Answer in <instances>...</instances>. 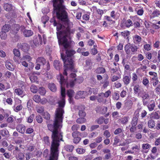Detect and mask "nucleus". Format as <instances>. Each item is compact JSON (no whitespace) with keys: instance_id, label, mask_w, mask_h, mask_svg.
<instances>
[{"instance_id":"obj_1","label":"nucleus","mask_w":160,"mask_h":160,"mask_svg":"<svg viewBox=\"0 0 160 160\" xmlns=\"http://www.w3.org/2000/svg\"><path fill=\"white\" fill-rule=\"evenodd\" d=\"M57 79L59 80L61 86V94L62 98L58 102V107L55 112V117L53 124H49L47 121L46 122L49 130L52 132L51 139L52 141L60 142L61 141L63 142V133L61 129L62 126V120L63 118V115L64 113L63 108L64 107L66 96L65 89L62 86L63 84L66 83V80L64 76L62 74L57 77Z\"/></svg>"},{"instance_id":"obj_2","label":"nucleus","mask_w":160,"mask_h":160,"mask_svg":"<svg viewBox=\"0 0 160 160\" xmlns=\"http://www.w3.org/2000/svg\"><path fill=\"white\" fill-rule=\"evenodd\" d=\"M56 34L59 46H62L64 50L70 49L71 42L68 40L70 35V30L63 25L59 23L57 27Z\"/></svg>"},{"instance_id":"obj_3","label":"nucleus","mask_w":160,"mask_h":160,"mask_svg":"<svg viewBox=\"0 0 160 160\" xmlns=\"http://www.w3.org/2000/svg\"><path fill=\"white\" fill-rule=\"evenodd\" d=\"M65 54L63 52H61V57L64 63V71L63 74L67 76V71L70 70L73 72H76L77 71L74 68V59L75 56L74 55L76 53V52L73 49L64 50Z\"/></svg>"},{"instance_id":"obj_4","label":"nucleus","mask_w":160,"mask_h":160,"mask_svg":"<svg viewBox=\"0 0 160 160\" xmlns=\"http://www.w3.org/2000/svg\"><path fill=\"white\" fill-rule=\"evenodd\" d=\"M53 14L56 13L57 18L61 21L67 22L68 20V13L66 11L67 9L63 5V0H52Z\"/></svg>"},{"instance_id":"obj_5","label":"nucleus","mask_w":160,"mask_h":160,"mask_svg":"<svg viewBox=\"0 0 160 160\" xmlns=\"http://www.w3.org/2000/svg\"><path fill=\"white\" fill-rule=\"evenodd\" d=\"M60 142L52 141L50 147V156L48 160H58V148Z\"/></svg>"},{"instance_id":"obj_6","label":"nucleus","mask_w":160,"mask_h":160,"mask_svg":"<svg viewBox=\"0 0 160 160\" xmlns=\"http://www.w3.org/2000/svg\"><path fill=\"white\" fill-rule=\"evenodd\" d=\"M36 62L38 63L43 67V68L47 71H49L50 69V65L48 61H47L46 59L43 57H38L36 60Z\"/></svg>"},{"instance_id":"obj_7","label":"nucleus","mask_w":160,"mask_h":160,"mask_svg":"<svg viewBox=\"0 0 160 160\" xmlns=\"http://www.w3.org/2000/svg\"><path fill=\"white\" fill-rule=\"evenodd\" d=\"M17 47L22 51L26 52L28 51L30 48V46L26 42L18 43Z\"/></svg>"},{"instance_id":"obj_8","label":"nucleus","mask_w":160,"mask_h":160,"mask_svg":"<svg viewBox=\"0 0 160 160\" xmlns=\"http://www.w3.org/2000/svg\"><path fill=\"white\" fill-rule=\"evenodd\" d=\"M87 95V92L86 91H80L77 92L75 98L77 99L80 98H84Z\"/></svg>"},{"instance_id":"obj_9","label":"nucleus","mask_w":160,"mask_h":160,"mask_svg":"<svg viewBox=\"0 0 160 160\" xmlns=\"http://www.w3.org/2000/svg\"><path fill=\"white\" fill-rule=\"evenodd\" d=\"M132 105V100L130 99L127 100L125 102L124 109L128 111L131 108Z\"/></svg>"},{"instance_id":"obj_10","label":"nucleus","mask_w":160,"mask_h":160,"mask_svg":"<svg viewBox=\"0 0 160 160\" xmlns=\"http://www.w3.org/2000/svg\"><path fill=\"white\" fill-rule=\"evenodd\" d=\"M53 65L54 68L57 70H59L62 68V63L59 60H55L53 62Z\"/></svg>"},{"instance_id":"obj_11","label":"nucleus","mask_w":160,"mask_h":160,"mask_svg":"<svg viewBox=\"0 0 160 160\" xmlns=\"http://www.w3.org/2000/svg\"><path fill=\"white\" fill-rule=\"evenodd\" d=\"M87 95H91L92 93L94 94H96L98 93V89L97 88H91L89 87H87L86 88Z\"/></svg>"},{"instance_id":"obj_12","label":"nucleus","mask_w":160,"mask_h":160,"mask_svg":"<svg viewBox=\"0 0 160 160\" xmlns=\"http://www.w3.org/2000/svg\"><path fill=\"white\" fill-rule=\"evenodd\" d=\"M25 127L24 125L20 124L17 126L16 129L18 131L22 134H23L25 130Z\"/></svg>"},{"instance_id":"obj_13","label":"nucleus","mask_w":160,"mask_h":160,"mask_svg":"<svg viewBox=\"0 0 160 160\" xmlns=\"http://www.w3.org/2000/svg\"><path fill=\"white\" fill-rule=\"evenodd\" d=\"M160 118V112L159 111H157L154 112L152 113L150 117V119H159Z\"/></svg>"},{"instance_id":"obj_14","label":"nucleus","mask_w":160,"mask_h":160,"mask_svg":"<svg viewBox=\"0 0 160 160\" xmlns=\"http://www.w3.org/2000/svg\"><path fill=\"white\" fill-rule=\"evenodd\" d=\"M20 28V26L19 24H15L14 25L13 28L11 31V33L14 35L16 34L19 31Z\"/></svg>"},{"instance_id":"obj_15","label":"nucleus","mask_w":160,"mask_h":160,"mask_svg":"<svg viewBox=\"0 0 160 160\" xmlns=\"http://www.w3.org/2000/svg\"><path fill=\"white\" fill-rule=\"evenodd\" d=\"M0 135H1L3 137L6 138H8L9 136V132L6 128L2 130H0Z\"/></svg>"},{"instance_id":"obj_16","label":"nucleus","mask_w":160,"mask_h":160,"mask_svg":"<svg viewBox=\"0 0 160 160\" xmlns=\"http://www.w3.org/2000/svg\"><path fill=\"white\" fill-rule=\"evenodd\" d=\"M33 32L30 30H25L24 31L23 35L26 37H28L32 36L33 34Z\"/></svg>"},{"instance_id":"obj_17","label":"nucleus","mask_w":160,"mask_h":160,"mask_svg":"<svg viewBox=\"0 0 160 160\" xmlns=\"http://www.w3.org/2000/svg\"><path fill=\"white\" fill-rule=\"evenodd\" d=\"M48 88L52 92H55L57 90L56 85L53 83H49L48 85Z\"/></svg>"},{"instance_id":"obj_18","label":"nucleus","mask_w":160,"mask_h":160,"mask_svg":"<svg viewBox=\"0 0 160 160\" xmlns=\"http://www.w3.org/2000/svg\"><path fill=\"white\" fill-rule=\"evenodd\" d=\"M3 7L4 9L7 11H10L12 9V6L11 4L5 3Z\"/></svg>"},{"instance_id":"obj_19","label":"nucleus","mask_w":160,"mask_h":160,"mask_svg":"<svg viewBox=\"0 0 160 160\" xmlns=\"http://www.w3.org/2000/svg\"><path fill=\"white\" fill-rule=\"evenodd\" d=\"M130 32L128 30L125 31L121 32V35L123 36L124 38H125L126 37H127L126 38L127 39L129 40L128 36L130 35Z\"/></svg>"},{"instance_id":"obj_20","label":"nucleus","mask_w":160,"mask_h":160,"mask_svg":"<svg viewBox=\"0 0 160 160\" xmlns=\"http://www.w3.org/2000/svg\"><path fill=\"white\" fill-rule=\"evenodd\" d=\"M10 28L11 25H10L5 24L2 27L1 29L2 30L7 32H8Z\"/></svg>"},{"instance_id":"obj_21","label":"nucleus","mask_w":160,"mask_h":160,"mask_svg":"<svg viewBox=\"0 0 160 160\" xmlns=\"http://www.w3.org/2000/svg\"><path fill=\"white\" fill-rule=\"evenodd\" d=\"M148 125L149 128H152L155 127V121L152 118L150 119L148 122Z\"/></svg>"},{"instance_id":"obj_22","label":"nucleus","mask_w":160,"mask_h":160,"mask_svg":"<svg viewBox=\"0 0 160 160\" xmlns=\"http://www.w3.org/2000/svg\"><path fill=\"white\" fill-rule=\"evenodd\" d=\"M74 146L72 145H66L64 146L65 149L68 152H71L74 148Z\"/></svg>"},{"instance_id":"obj_23","label":"nucleus","mask_w":160,"mask_h":160,"mask_svg":"<svg viewBox=\"0 0 160 160\" xmlns=\"http://www.w3.org/2000/svg\"><path fill=\"white\" fill-rule=\"evenodd\" d=\"M6 66L8 69L9 70L13 71L14 70L13 66L9 62H7L6 63Z\"/></svg>"},{"instance_id":"obj_24","label":"nucleus","mask_w":160,"mask_h":160,"mask_svg":"<svg viewBox=\"0 0 160 160\" xmlns=\"http://www.w3.org/2000/svg\"><path fill=\"white\" fill-rule=\"evenodd\" d=\"M160 14V11L158 10L154 11L152 13V15L150 16L151 18H153L155 17H157Z\"/></svg>"},{"instance_id":"obj_25","label":"nucleus","mask_w":160,"mask_h":160,"mask_svg":"<svg viewBox=\"0 0 160 160\" xmlns=\"http://www.w3.org/2000/svg\"><path fill=\"white\" fill-rule=\"evenodd\" d=\"M6 32L2 30L0 32V37L2 39L5 40L7 38Z\"/></svg>"},{"instance_id":"obj_26","label":"nucleus","mask_w":160,"mask_h":160,"mask_svg":"<svg viewBox=\"0 0 160 160\" xmlns=\"http://www.w3.org/2000/svg\"><path fill=\"white\" fill-rule=\"evenodd\" d=\"M130 45L131 44L130 43H128L125 46V50L127 54H129L130 53V51L129 49H130Z\"/></svg>"},{"instance_id":"obj_27","label":"nucleus","mask_w":160,"mask_h":160,"mask_svg":"<svg viewBox=\"0 0 160 160\" xmlns=\"http://www.w3.org/2000/svg\"><path fill=\"white\" fill-rule=\"evenodd\" d=\"M86 119L83 117H80L76 120V122L78 123H82L86 122Z\"/></svg>"},{"instance_id":"obj_28","label":"nucleus","mask_w":160,"mask_h":160,"mask_svg":"<svg viewBox=\"0 0 160 160\" xmlns=\"http://www.w3.org/2000/svg\"><path fill=\"white\" fill-rule=\"evenodd\" d=\"M67 95L69 97H73L75 93L74 91L72 89L68 90L67 92Z\"/></svg>"},{"instance_id":"obj_29","label":"nucleus","mask_w":160,"mask_h":160,"mask_svg":"<svg viewBox=\"0 0 160 160\" xmlns=\"http://www.w3.org/2000/svg\"><path fill=\"white\" fill-rule=\"evenodd\" d=\"M72 136L73 138L79 137L82 136L81 133L78 131H75L72 132Z\"/></svg>"},{"instance_id":"obj_30","label":"nucleus","mask_w":160,"mask_h":160,"mask_svg":"<svg viewBox=\"0 0 160 160\" xmlns=\"http://www.w3.org/2000/svg\"><path fill=\"white\" fill-rule=\"evenodd\" d=\"M24 155L23 153L19 152L18 155L16 156V158L18 160H22L24 158Z\"/></svg>"},{"instance_id":"obj_31","label":"nucleus","mask_w":160,"mask_h":160,"mask_svg":"<svg viewBox=\"0 0 160 160\" xmlns=\"http://www.w3.org/2000/svg\"><path fill=\"white\" fill-rule=\"evenodd\" d=\"M13 52L15 56L19 58L20 56L19 51L17 49L14 48L13 50Z\"/></svg>"},{"instance_id":"obj_32","label":"nucleus","mask_w":160,"mask_h":160,"mask_svg":"<svg viewBox=\"0 0 160 160\" xmlns=\"http://www.w3.org/2000/svg\"><path fill=\"white\" fill-rule=\"evenodd\" d=\"M33 99L36 102L38 103L41 101L40 97L38 95H35L33 97Z\"/></svg>"},{"instance_id":"obj_33","label":"nucleus","mask_w":160,"mask_h":160,"mask_svg":"<svg viewBox=\"0 0 160 160\" xmlns=\"http://www.w3.org/2000/svg\"><path fill=\"white\" fill-rule=\"evenodd\" d=\"M15 91L17 94L19 96L22 95L23 92V91L20 88L16 89Z\"/></svg>"},{"instance_id":"obj_34","label":"nucleus","mask_w":160,"mask_h":160,"mask_svg":"<svg viewBox=\"0 0 160 160\" xmlns=\"http://www.w3.org/2000/svg\"><path fill=\"white\" fill-rule=\"evenodd\" d=\"M38 91V93L42 95H44L46 92V90L44 88H39Z\"/></svg>"},{"instance_id":"obj_35","label":"nucleus","mask_w":160,"mask_h":160,"mask_svg":"<svg viewBox=\"0 0 160 160\" xmlns=\"http://www.w3.org/2000/svg\"><path fill=\"white\" fill-rule=\"evenodd\" d=\"M138 118L136 117H133L132 121V125L136 126L138 123Z\"/></svg>"},{"instance_id":"obj_36","label":"nucleus","mask_w":160,"mask_h":160,"mask_svg":"<svg viewBox=\"0 0 160 160\" xmlns=\"http://www.w3.org/2000/svg\"><path fill=\"white\" fill-rule=\"evenodd\" d=\"M43 117L47 120H49L50 119V115L47 112H44L43 113Z\"/></svg>"},{"instance_id":"obj_37","label":"nucleus","mask_w":160,"mask_h":160,"mask_svg":"<svg viewBox=\"0 0 160 160\" xmlns=\"http://www.w3.org/2000/svg\"><path fill=\"white\" fill-rule=\"evenodd\" d=\"M78 115L80 117L84 118L86 115V113L84 110H82L79 111Z\"/></svg>"},{"instance_id":"obj_38","label":"nucleus","mask_w":160,"mask_h":160,"mask_svg":"<svg viewBox=\"0 0 160 160\" xmlns=\"http://www.w3.org/2000/svg\"><path fill=\"white\" fill-rule=\"evenodd\" d=\"M130 81V78L128 76H125L123 78V81L126 85L128 84L129 83Z\"/></svg>"},{"instance_id":"obj_39","label":"nucleus","mask_w":160,"mask_h":160,"mask_svg":"<svg viewBox=\"0 0 160 160\" xmlns=\"http://www.w3.org/2000/svg\"><path fill=\"white\" fill-rule=\"evenodd\" d=\"M43 140L46 144L48 145H50V142H49V137L47 136L46 137H44Z\"/></svg>"},{"instance_id":"obj_40","label":"nucleus","mask_w":160,"mask_h":160,"mask_svg":"<svg viewBox=\"0 0 160 160\" xmlns=\"http://www.w3.org/2000/svg\"><path fill=\"white\" fill-rule=\"evenodd\" d=\"M31 91L33 93H35L38 91V88L35 85H32L30 87Z\"/></svg>"},{"instance_id":"obj_41","label":"nucleus","mask_w":160,"mask_h":160,"mask_svg":"<svg viewBox=\"0 0 160 160\" xmlns=\"http://www.w3.org/2000/svg\"><path fill=\"white\" fill-rule=\"evenodd\" d=\"M126 26L127 28H129L130 26H132V23L131 19H129L125 22Z\"/></svg>"},{"instance_id":"obj_42","label":"nucleus","mask_w":160,"mask_h":160,"mask_svg":"<svg viewBox=\"0 0 160 160\" xmlns=\"http://www.w3.org/2000/svg\"><path fill=\"white\" fill-rule=\"evenodd\" d=\"M30 79L32 82H36L38 80V77L35 75H32L30 77Z\"/></svg>"},{"instance_id":"obj_43","label":"nucleus","mask_w":160,"mask_h":160,"mask_svg":"<svg viewBox=\"0 0 160 160\" xmlns=\"http://www.w3.org/2000/svg\"><path fill=\"white\" fill-rule=\"evenodd\" d=\"M97 72L98 73H103L105 72V69L104 68L99 67L97 69Z\"/></svg>"},{"instance_id":"obj_44","label":"nucleus","mask_w":160,"mask_h":160,"mask_svg":"<svg viewBox=\"0 0 160 160\" xmlns=\"http://www.w3.org/2000/svg\"><path fill=\"white\" fill-rule=\"evenodd\" d=\"M134 38L136 42L137 43L140 42L142 40L140 36L137 35H136L135 36Z\"/></svg>"},{"instance_id":"obj_45","label":"nucleus","mask_w":160,"mask_h":160,"mask_svg":"<svg viewBox=\"0 0 160 160\" xmlns=\"http://www.w3.org/2000/svg\"><path fill=\"white\" fill-rule=\"evenodd\" d=\"M86 67H90L91 66L92 63L90 59H88L86 60Z\"/></svg>"},{"instance_id":"obj_46","label":"nucleus","mask_w":160,"mask_h":160,"mask_svg":"<svg viewBox=\"0 0 160 160\" xmlns=\"http://www.w3.org/2000/svg\"><path fill=\"white\" fill-rule=\"evenodd\" d=\"M155 106V103H153L148 105V107L149 111H152L154 109Z\"/></svg>"},{"instance_id":"obj_47","label":"nucleus","mask_w":160,"mask_h":160,"mask_svg":"<svg viewBox=\"0 0 160 160\" xmlns=\"http://www.w3.org/2000/svg\"><path fill=\"white\" fill-rule=\"evenodd\" d=\"M76 152L79 154H82L85 152V150L82 148H78L76 149Z\"/></svg>"},{"instance_id":"obj_48","label":"nucleus","mask_w":160,"mask_h":160,"mask_svg":"<svg viewBox=\"0 0 160 160\" xmlns=\"http://www.w3.org/2000/svg\"><path fill=\"white\" fill-rule=\"evenodd\" d=\"M151 147L150 145L147 143L143 144H142V148L144 149H149Z\"/></svg>"},{"instance_id":"obj_49","label":"nucleus","mask_w":160,"mask_h":160,"mask_svg":"<svg viewBox=\"0 0 160 160\" xmlns=\"http://www.w3.org/2000/svg\"><path fill=\"white\" fill-rule=\"evenodd\" d=\"M104 120V118L103 117H101L99 118L96 121H97V123L99 124H102L103 123Z\"/></svg>"},{"instance_id":"obj_50","label":"nucleus","mask_w":160,"mask_h":160,"mask_svg":"<svg viewBox=\"0 0 160 160\" xmlns=\"http://www.w3.org/2000/svg\"><path fill=\"white\" fill-rule=\"evenodd\" d=\"M48 71L46 70V72H45L44 75L48 79H51L52 78V77L49 72H48Z\"/></svg>"},{"instance_id":"obj_51","label":"nucleus","mask_w":160,"mask_h":160,"mask_svg":"<svg viewBox=\"0 0 160 160\" xmlns=\"http://www.w3.org/2000/svg\"><path fill=\"white\" fill-rule=\"evenodd\" d=\"M36 118L37 122L38 123H41L42 122V118L41 116L37 115L36 116Z\"/></svg>"},{"instance_id":"obj_52","label":"nucleus","mask_w":160,"mask_h":160,"mask_svg":"<svg viewBox=\"0 0 160 160\" xmlns=\"http://www.w3.org/2000/svg\"><path fill=\"white\" fill-rule=\"evenodd\" d=\"M77 79V78H75L73 80H72L69 83L70 86L71 88L73 87L75 85V82H76Z\"/></svg>"},{"instance_id":"obj_53","label":"nucleus","mask_w":160,"mask_h":160,"mask_svg":"<svg viewBox=\"0 0 160 160\" xmlns=\"http://www.w3.org/2000/svg\"><path fill=\"white\" fill-rule=\"evenodd\" d=\"M134 92L135 94H137L140 90V89L139 88V85H135L134 86L133 88Z\"/></svg>"},{"instance_id":"obj_54","label":"nucleus","mask_w":160,"mask_h":160,"mask_svg":"<svg viewBox=\"0 0 160 160\" xmlns=\"http://www.w3.org/2000/svg\"><path fill=\"white\" fill-rule=\"evenodd\" d=\"M119 98V94L116 92H115L113 95V98L114 100H118Z\"/></svg>"},{"instance_id":"obj_55","label":"nucleus","mask_w":160,"mask_h":160,"mask_svg":"<svg viewBox=\"0 0 160 160\" xmlns=\"http://www.w3.org/2000/svg\"><path fill=\"white\" fill-rule=\"evenodd\" d=\"M74 139H73V142L76 144H77L81 140V138L80 137H76V138H73Z\"/></svg>"},{"instance_id":"obj_56","label":"nucleus","mask_w":160,"mask_h":160,"mask_svg":"<svg viewBox=\"0 0 160 160\" xmlns=\"http://www.w3.org/2000/svg\"><path fill=\"white\" fill-rule=\"evenodd\" d=\"M121 122L123 124H126L128 122V119L127 117H125L120 120Z\"/></svg>"},{"instance_id":"obj_57","label":"nucleus","mask_w":160,"mask_h":160,"mask_svg":"<svg viewBox=\"0 0 160 160\" xmlns=\"http://www.w3.org/2000/svg\"><path fill=\"white\" fill-rule=\"evenodd\" d=\"M130 49L132 52H134L137 51V48L136 46L132 45L130 46Z\"/></svg>"},{"instance_id":"obj_58","label":"nucleus","mask_w":160,"mask_h":160,"mask_svg":"<svg viewBox=\"0 0 160 160\" xmlns=\"http://www.w3.org/2000/svg\"><path fill=\"white\" fill-rule=\"evenodd\" d=\"M143 96L142 98L143 99H147L149 97V96L148 93H147L145 92L142 93Z\"/></svg>"},{"instance_id":"obj_59","label":"nucleus","mask_w":160,"mask_h":160,"mask_svg":"<svg viewBox=\"0 0 160 160\" xmlns=\"http://www.w3.org/2000/svg\"><path fill=\"white\" fill-rule=\"evenodd\" d=\"M112 157L111 154L110 153H107L104 155L103 158L105 159H110Z\"/></svg>"},{"instance_id":"obj_60","label":"nucleus","mask_w":160,"mask_h":160,"mask_svg":"<svg viewBox=\"0 0 160 160\" xmlns=\"http://www.w3.org/2000/svg\"><path fill=\"white\" fill-rule=\"evenodd\" d=\"M103 135L105 136L106 138H109L111 136L110 132L107 130H106L104 131Z\"/></svg>"},{"instance_id":"obj_61","label":"nucleus","mask_w":160,"mask_h":160,"mask_svg":"<svg viewBox=\"0 0 160 160\" xmlns=\"http://www.w3.org/2000/svg\"><path fill=\"white\" fill-rule=\"evenodd\" d=\"M22 59L23 60L30 61L31 60V58L30 56L25 55L23 57Z\"/></svg>"},{"instance_id":"obj_62","label":"nucleus","mask_w":160,"mask_h":160,"mask_svg":"<svg viewBox=\"0 0 160 160\" xmlns=\"http://www.w3.org/2000/svg\"><path fill=\"white\" fill-rule=\"evenodd\" d=\"M122 131V129L120 128H118L116 129L114 131V133L115 135H117L120 133Z\"/></svg>"},{"instance_id":"obj_63","label":"nucleus","mask_w":160,"mask_h":160,"mask_svg":"<svg viewBox=\"0 0 160 160\" xmlns=\"http://www.w3.org/2000/svg\"><path fill=\"white\" fill-rule=\"evenodd\" d=\"M102 140V138L101 137H98L95 139L96 142L97 143H99L101 142Z\"/></svg>"},{"instance_id":"obj_64","label":"nucleus","mask_w":160,"mask_h":160,"mask_svg":"<svg viewBox=\"0 0 160 160\" xmlns=\"http://www.w3.org/2000/svg\"><path fill=\"white\" fill-rule=\"evenodd\" d=\"M33 132V129L32 128H28L26 131V133L28 134H31Z\"/></svg>"}]
</instances>
